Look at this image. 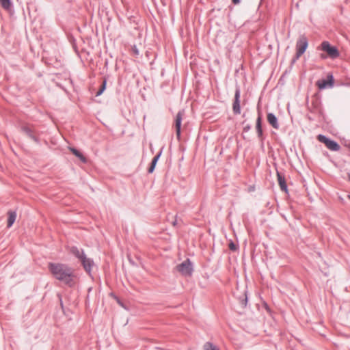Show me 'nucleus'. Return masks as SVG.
<instances>
[{"label": "nucleus", "instance_id": "nucleus-1", "mask_svg": "<svg viewBox=\"0 0 350 350\" xmlns=\"http://www.w3.org/2000/svg\"><path fill=\"white\" fill-rule=\"evenodd\" d=\"M49 269L55 279L65 284L72 286L77 283V277L75 271L68 265L61 263H49Z\"/></svg>", "mask_w": 350, "mask_h": 350}, {"label": "nucleus", "instance_id": "nucleus-2", "mask_svg": "<svg viewBox=\"0 0 350 350\" xmlns=\"http://www.w3.org/2000/svg\"><path fill=\"white\" fill-rule=\"evenodd\" d=\"M321 49L327 53V55H321V57L322 59H325L327 57L335 59L339 56V52L336 47L331 46L327 41H324L321 43Z\"/></svg>", "mask_w": 350, "mask_h": 350}, {"label": "nucleus", "instance_id": "nucleus-3", "mask_svg": "<svg viewBox=\"0 0 350 350\" xmlns=\"http://www.w3.org/2000/svg\"><path fill=\"white\" fill-rule=\"evenodd\" d=\"M308 46V40L305 36L299 38L296 43V59H299L304 53Z\"/></svg>", "mask_w": 350, "mask_h": 350}, {"label": "nucleus", "instance_id": "nucleus-4", "mask_svg": "<svg viewBox=\"0 0 350 350\" xmlns=\"http://www.w3.org/2000/svg\"><path fill=\"white\" fill-rule=\"evenodd\" d=\"M317 139L320 142L323 143L330 150L338 151L340 149V146L336 142L326 137L325 135H319L317 136Z\"/></svg>", "mask_w": 350, "mask_h": 350}, {"label": "nucleus", "instance_id": "nucleus-5", "mask_svg": "<svg viewBox=\"0 0 350 350\" xmlns=\"http://www.w3.org/2000/svg\"><path fill=\"white\" fill-rule=\"evenodd\" d=\"M177 270L185 275H189L192 271L191 265L189 260H187L178 265L177 267Z\"/></svg>", "mask_w": 350, "mask_h": 350}, {"label": "nucleus", "instance_id": "nucleus-6", "mask_svg": "<svg viewBox=\"0 0 350 350\" xmlns=\"http://www.w3.org/2000/svg\"><path fill=\"white\" fill-rule=\"evenodd\" d=\"M316 85L321 90L325 89L328 87H332L334 85V79L332 75H328L327 79H321L317 81Z\"/></svg>", "mask_w": 350, "mask_h": 350}, {"label": "nucleus", "instance_id": "nucleus-7", "mask_svg": "<svg viewBox=\"0 0 350 350\" xmlns=\"http://www.w3.org/2000/svg\"><path fill=\"white\" fill-rule=\"evenodd\" d=\"M184 115H185V111L183 110L180 111L177 113L176 118H175V129H176V136H177L178 139L180 138V126H181L182 119H183V117L184 116Z\"/></svg>", "mask_w": 350, "mask_h": 350}, {"label": "nucleus", "instance_id": "nucleus-8", "mask_svg": "<svg viewBox=\"0 0 350 350\" xmlns=\"http://www.w3.org/2000/svg\"><path fill=\"white\" fill-rule=\"evenodd\" d=\"M240 91L237 90L234 96V101L233 103V111L235 113L239 114L241 113V108L239 104Z\"/></svg>", "mask_w": 350, "mask_h": 350}, {"label": "nucleus", "instance_id": "nucleus-9", "mask_svg": "<svg viewBox=\"0 0 350 350\" xmlns=\"http://www.w3.org/2000/svg\"><path fill=\"white\" fill-rule=\"evenodd\" d=\"M81 262L83 265V267L84 268V269L87 271V272H90L91 271V269L93 266V260L90 258H86V256H85L81 260Z\"/></svg>", "mask_w": 350, "mask_h": 350}, {"label": "nucleus", "instance_id": "nucleus-10", "mask_svg": "<svg viewBox=\"0 0 350 350\" xmlns=\"http://www.w3.org/2000/svg\"><path fill=\"white\" fill-rule=\"evenodd\" d=\"M267 121L273 128H278V119L273 113H268Z\"/></svg>", "mask_w": 350, "mask_h": 350}, {"label": "nucleus", "instance_id": "nucleus-11", "mask_svg": "<svg viewBox=\"0 0 350 350\" xmlns=\"http://www.w3.org/2000/svg\"><path fill=\"white\" fill-rule=\"evenodd\" d=\"M70 252L72 254H74L80 260L85 256L83 251L82 250L78 249L77 247H72L70 249Z\"/></svg>", "mask_w": 350, "mask_h": 350}, {"label": "nucleus", "instance_id": "nucleus-12", "mask_svg": "<svg viewBox=\"0 0 350 350\" xmlns=\"http://www.w3.org/2000/svg\"><path fill=\"white\" fill-rule=\"evenodd\" d=\"M277 176H278V183H279V185H280L281 189L282 191H286L287 187L286 185V181H285L284 178L282 177L279 172L277 173Z\"/></svg>", "mask_w": 350, "mask_h": 350}, {"label": "nucleus", "instance_id": "nucleus-13", "mask_svg": "<svg viewBox=\"0 0 350 350\" xmlns=\"http://www.w3.org/2000/svg\"><path fill=\"white\" fill-rule=\"evenodd\" d=\"M8 227L10 228L14 223L16 218V213L14 211L8 212Z\"/></svg>", "mask_w": 350, "mask_h": 350}, {"label": "nucleus", "instance_id": "nucleus-14", "mask_svg": "<svg viewBox=\"0 0 350 350\" xmlns=\"http://www.w3.org/2000/svg\"><path fill=\"white\" fill-rule=\"evenodd\" d=\"M70 150L77 157H78L83 163H86V158L77 149L73 148H70Z\"/></svg>", "mask_w": 350, "mask_h": 350}, {"label": "nucleus", "instance_id": "nucleus-15", "mask_svg": "<svg viewBox=\"0 0 350 350\" xmlns=\"http://www.w3.org/2000/svg\"><path fill=\"white\" fill-rule=\"evenodd\" d=\"M0 3L5 10H10L12 5L11 0H0Z\"/></svg>", "mask_w": 350, "mask_h": 350}, {"label": "nucleus", "instance_id": "nucleus-16", "mask_svg": "<svg viewBox=\"0 0 350 350\" xmlns=\"http://www.w3.org/2000/svg\"><path fill=\"white\" fill-rule=\"evenodd\" d=\"M256 130L259 136L262 135V129H261V118L258 116L256 120Z\"/></svg>", "mask_w": 350, "mask_h": 350}, {"label": "nucleus", "instance_id": "nucleus-17", "mask_svg": "<svg viewBox=\"0 0 350 350\" xmlns=\"http://www.w3.org/2000/svg\"><path fill=\"white\" fill-rule=\"evenodd\" d=\"M159 157V155H157V156L154 157V159H152L151 165L148 169V172L150 173H152L154 171V169L156 163L158 161Z\"/></svg>", "mask_w": 350, "mask_h": 350}, {"label": "nucleus", "instance_id": "nucleus-18", "mask_svg": "<svg viewBox=\"0 0 350 350\" xmlns=\"http://www.w3.org/2000/svg\"><path fill=\"white\" fill-rule=\"evenodd\" d=\"M106 83H107L106 80H104L100 88L99 89V90L97 92V93L96 94V96H100L105 91V90L106 88Z\"/></svg>", "mask_w": 350, "mask_h": 350}, {"label": "nucleus", "instance_id": "nucleus-19", "mask_svg": "<svg viewBox=\"0 0 350 350\" xmlns=\"http://www.w3.org/2000/svg\"><path fill=\"white\" fill-rule=\"evenodd\" d=\"M204 350H219L215 346L210 342H207L204 345Z\"/></svg>", "mask_w": 350, "mask_h": 350}, {"label": "nucleus", "instance_id": "nucleus-20", "mask_svg": "<svg viewBox=\"0 0 350 350\" xmlns=\"http://www.w3.org/2000/svg\"><path fill=\"white\" fill-rule=\"evenodd\" d=\"M228 246L229 249L232 251H236L237 250V246L233 242H230Z\"/></svg>", "mask_w": 350, "mask_h": 350}, {"label": "nucleus", "instance_id": "nucleus-21", "mask_svg": "<svg viewBox=\"0 0 350 350\" xmlns=\"http://www.w3.org/2000/svg\"><path fill=\"white\" fill-rule=\"evenodd\" d=\"M233 3L238 4L240 2V0H232Z\"/></svg>", "mask_w": 350, "mask_h": 350}, {"label": "nucleus", "instance_id": "nucleus-22", "mask_svg": "<svg viewBox=\"0 0 350 350\" xmlns=\"http://www.w3.org/2000/svg\"><path fill=\"white\" fill-rule=\"evenodd\" d=\"M133 51L135 54H138V51L135 47L133 48Z\"/></svg>", "mask_w": 350, "mask_h": 350}, {"label": "nucleus", "instance_id": "nucleus-23", "mask_svg": "<svg viewBox=\"0 0 350 350\" xmlns=\"http://www.w3.org/2000/svg\"><path fill=\"white\" fill-rule=\"evenodd\" d=\"M349 180H350V174H349Z\"/></svg>", "mask_w": 350, "mask_h": 350}, {"label": "nucleus", "instance_id": "nucleus-24", "mask_svg": "<svg viewBox=\"0 0 350 350\" xmlns=\"http://www.w3.org/2000/svg\"><path fill=\"white\" fill-rule=\"evenodd\" d=\"M348 197H349V198L350 199V196H349Z\"/></svg>", "mask_w": 350, "mask_h": 350}]
</instances>
